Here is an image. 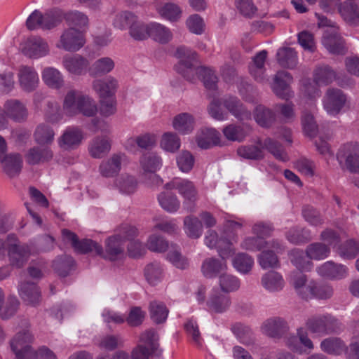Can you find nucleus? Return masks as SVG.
<instances>
[{"mask_svg": "<svg viewBox=\"0 0 359 359\" xmlns=\"http://www.w3.org/2000/svg\"><path fill=\"white\" fill-rule=\"evenodd\" d=\"M62 22V13L58 10H50L43 14L34 10L27 18L25 25L27 29L33 31L39 29L50 30Z\"/></svg>", "mask_w": 359, "mask_h": 359, "instance_id": "obj_8", "label": "nucleus"}, {"mask_svg": "<svg viewBox=\"0 0 359 359\" xmlns=\"http://www.w3.org/2000/svg\"><path fill=\"white\" fill-rule=\"evenodd\" d=\"M306 289L309 290V297L312 296L319 299H330L334 293V290L330 284L314 281L310 282Z\"/></svg>", "mask_w": 359, "mask_h": 359, "instance_id": "obj_41", "label": "nucleus"}, {"mask_svg": "<svg viewBox=\"0 0 359 359\" xmlns=\"http://www.w3.org/2000/svg\"><path fill=\"white\" fill-rule=\"evenodd\" d=\"M64 18L66 23L71 26L70 27H74L76 29L83 30L85 33L86 29L88 26V16L79 11H69L65 13L63 15H62V19Z\"/></svg>", "mask_w": 359, "mask_h": 359, "instance_id": "obj_35", "label": "nucleus"}, {"mask_svg": "<svg viewBox=\"0 0 359 359\" xmlns=\"http://www.w3.org/2000/svg\"><path fill=\"white\" fill-rule=\"evenodd\" d=\"M217 259L209 257L204 259L201 264V272L206 278H215L227 269L226 258Z\"/></svg>", "mask_w": 359, "mask_h": 359, "instance_id": "obj_24", "label": "nucleus"}, {"mask_svg": "<svg viewBox=\"0 0 359 359\" xmlns=\"http://www.w3.org/2000/svg\"><path fill=\"white\" fill-rule=\"evenodd\" d=\"M262 286L269 292L281 290L285 285L282 276L278 272L271 271L263 275L261 279Z\"/></svg>", "mask_w": 359, "mask_h": 359, "instance_id": "obj_37", "label": "nucleus"}, {"mask_svg": "<svg viewBox=\"0 0 359 359\" xmlns=\"http://www.w3.org/2000/svg\"><path fill=\"white\" fill-rule=\"evenodd\" d=\"M64 67L69 73L75 75H81L86 72L89 67V61L80 55L65 56L62 60Z\"/></svg>", "mask_w": 359, "mask_h": 359, "instance_id": "obj_28", "label": "nucleus"}, {"mask_svg": "<svg viewBox=\"0 0 359 359\" xmlns=\"http://www.w3.org/2000/svg\"><path fill=\"white\" fill-rule=\"evenodd\" d=\"M85 43L86 38L83 30L68 27L62 31L55 46L57 48L67 52H76Z\"/></svg>", "mask_w": 359, "mask_h": 359, "instance_id": "obj_9", "label": "nucleus"}, {"mask_svg": "<svg viewBox=\"0 0 359 359\" xmlns=\"http://www.w3.org/2000/svg\"><path fill=\"white\" fill-rule=\"evenodd\" d=\"M338 254L345 259H354L359 254V243L348 240L338 248Z\"/></svg>", "mask_w": 359, "mask_h": 359, "instance_id": "obj_61", "label": "nucleus"}, {"mask_svg": "<svg viewBox=\"0 0 359 359\" xmlns=\"http://www.w3.org/2000/svg\"><path fill=\"white\" fill-rule=\"evenodd\" d=\"M159 13L163 18L171 22H176L181 18L182 10L175 4L167 3L160 8Z\"/></svg>", "mask_w": 359, "mask_h": 359, "instance_id": "obj_64", "label": "nucleus"}, {"mask_svg": "<svg viewBox=\"0 0 359 359\" xmlns=\"http://www.w3.org/2000/svg\"><path fill=\"white\" fill-rule=\"evenodd\" d=\"M258 262L263 269L277 268L279 266V261L277 255L272 250L262 251L258 256Z\"/></svg>", "mask_w": 359, "mask_h": 359, "instance_id": "obj_62", "label": "nucleus"}, {"mask_svg": "<svg viewBox=\"0 0 359 359\" xmlns=\"http://www.w3.org/2000/svg\"><path fill=\"white\" fill-rule=\"evenodd\" d=\"M149 37L160 43L165 44L171 41L172 34L169 28L154 22L149 24Z\"/></svg>", "mask_w": 359, "mask_h": 359, "instance_id": "obj_42", "label": "nucleus"}, {"mask_svg": "<svg viewBox=\"0 0 359 359\" xmlns=\"http://www.w3.org/2000/svg\"><path fill=\"white\" fill-rule=\"evenodd\" d=\"M233 239V237L226 238L225 236L219 238L216 231L209 230L205 236V243L208 248H216L221 257L227 258L233 253L231 240Z\"/></svg>", "mask_w": 359, "mask_h": 359, "instance_id": "obj_12", "label": "nucleus"}, {"mask_svg": "<svg viewBox=\"0 0 359 359\" xmlns=\"http://www.w3.org/2000/svg\"><path fill=\"white\" fill-rule=\"evenodd\" d=\"M74 264V259L69 255H63L57 257L53 262L54 271L62 277L69 275Z\"/></svg>", "mask_w": 359, "mask_h": 359, "instance_id": "obj_48", "label": "nucleus"}, {"mask_svg": "<svg viewBox=\"0 0 359 359\" xmlns=\"http://www.w3.org/2000/svg\"><path fill=\"white\" fill-rule=\"evenodd\" d=\"M21 299L27 304L32 306H38L41 300V291L37 285L31 281L21 283L18 287Z\"/></svg>", "mask_w": 359, "mask_h": 359, "instance_id": "obj_21", "label": "nucleus"}, {"mask_svg": "<svg viewBox=\"0 0 359 359\" xmlns=\"http://www.w3.org/2000/svg\"><path fill=\"white\" fill-rule=\"evenodd\" d=\"M338 12L347 25L353 27L359 25V4L345 2L339 4Z\"/></svg>", "mask_w": 359, "mask_h": 359, "instance_id": "obj_31", "label": "nucleus"}, {"mask_svg": "<svg viewBox=\"0 0 359 359\" xmlns=\"http://www.w3.org/2000/svg\"><path fill=\"white\" fill-rule=\"evenodd\" d=\"M254 264L253 258L246 253H238L233 259V267L239 272L248 273Z\"/></svg>", "mask_w": 359, "mask_h": 359, "instance_id": "obj_57", "label": "nucleus"}, {"mask_svg": "<svg viewBox=\"0 0 359 359\" xmlns=\"http://www.w3.org/2000/svg\"><path fill=\"white\" fill-rule=\"evenodd\" d=\"M53 152L48 145H39L31 148L26 154V161L30 165H37L50 161Z\"/></svg>", "mask_w": 359, "mask_h": 359, "instance_id": "obj_27", "label": "nucleus"}, {"mask_svg": "<svg viewBox=\"0 0 359 359\" xmlns=\"http://www.w3.org/2000/svg\"><path fill=\"white\" fill-rule=\"evenodd\" d=\"M290 260L300 271H310L313 266V263L302 250H293L290 253Z\"/></svg>", "mask_w": 359, "mask_h": 359, "instance_id": "obj_58", "label": "nucleus"}, {"mask_svg": "<svg viewBox=\"0 0 359 359\" xmlns=\"http://www.w3.org/2000/svg\"><path fill=\"white\" fill-rule=\"evenodd\" d=\"M138 21L137 17L130 11H122L118 13L114 20V25L115 27L123 30L127 28L131 29V27L134 25Z\"/></svg>", "mask_w": 359, "mask_h": 359, "instance_id": "obj_55", "label": "nucleus"}, {"mask_svg": "<svg viewBox=\"0 0 359 359\" xmlns=\"http://www.w3.org/2000/svg\"><path fill=\"white\" fill-rule=\"evenodd\" d=\"M5 116L16 123L25 122L28 117V109L25 104L17 99H10L4 104Z\"/></svg>", "mask_w": 359, "mask_h": 359, "instance_id": "obj_17", "label": "nucleus"}, {"mask_svg": "<svg viewBox=\"0 0 359 359\" xmlns=\"http://www.w3.org/2000/svg\"><path fill=\"white\" fill-rule=\"evenodd\" d=\"M173 128L182 134L191 133L194 128V119L188 113H182L176 116L172 121Z\"/></svg>", "mask_w": 359, "mask_h": 359, "instance_id": "obj_45", "label": "nucleus"}, {"mask_svg": "<svg viewBox=\"0 0 359 359\" xmlns=\"http://www.w3.org/2000/svg\"><path fill=\"white\" fill-rule=\"evenodd\" d=\"M316 271L320 276L330 280H341L348 276V268L333 261L325 262Z\"/></svg>", "mask_w": 359, "mask_h": 359, "instance_id": "obj_19", "label": "nucleus"}, {"mask_svg": "<svg viewBox=\"0 0 359 359\" xmlns=\"http://www.w3.org/2000/svg\"><path fill=\"white\" fill-rule=\"evenodd\" d=\"M184 230L189 237L192 238H199L203 231V226L198 218L193 216H187L184 219Z\"/></svg>", "mask_w": 359, "mask_h": 359, "instance_id": "obj_56", "label": "nucleus"}, {"mask_svg": "<svg viewBox=\"0 0 359 359\" xmlns=\"http://www.w3.org/2000/svg\"><path fill=\"white\" fill-rule=\"evenodd\" d=\"M287 240L294 245H300L308 243L312 239L311 232L305 227L294 226L286 233Z\"/></svg>", "mask_w": 359, "mask_h": 359, "instance_id": "obj_38", "label": "nucleus"}, {"mask_svg": "<svg viewBox=\"0 0 359 359\" xmlns=\"http://www.w3.org/2000/svg\"><path fill=\"white\" fill-rule=\"evenodd\" d=\"M337 158L339 162L345 160L347 169L353 173H359V144L348 143L339 150Z\"/></svg>", "mask_w": 359, "mask_h": 359, "instance_id": "obj_11", "label": "nucleus"}, {"mask_svg": "<svg viewBox=\"0 0 359 359\" xmlns=\"http://www.w3.org/2000/svg\"><path fill=\"white\" fill-rule=\"evenodd\" d=\"M346 102V96L341 90L329 88L323 99L324 109L329 114L337 115L344 107Z\"/></svg>", "mask_w": 359, "mask_h": 359, "instance_id": "obj_15", "label": "nucleus"}, {"mask_svg": "<svg viewBox=\"0 0 359 359\" xmlns=\"http://www.w3.org/2000/svg\"><path fill=\"white\" fill-rule=\"evenodd\" d=\"M306 254L310 259L322 260L330 255V248L325 243L315 242L306 247Z\"/></svg>", "mask_w": 359, "mask_h": 359, "instance_id": "obj_46", "label": "nucleus"}, {"mask_svg": "<svg viewBox=\"0 0 359 359\" xmlns=\"http://www.w3.org/2000/svg\"><path fill=\"white\" fill-rule=\"evenodd\" d=\"M74 250L79 254L95 252L97 255L102 254V247L91 239L78 240Z\"/></svg>", "mask_w": 359, "mask_h": 359, "instance_id": "obj_60", "label": "nucleus"}, {"mask_svg": "<svg viewBox=\"0 0 359 359\" xmlns=\"http://www.w3.org/2000/svg\"><path fill=\"white\" fill-rule=\"evenodd\" d=\"M158 335L157 332L149 329L142 332L140 337V342L131 352V358L128 353L123 351H116L111 359H149L153 354L157 353L158 348Z\"/></svg>", "mask_w": 359, "mask_h": 359, "instance_id": "obj_1", "label": "nucleus"}, {"mask_svg": "<svg viewBox=\"0 0 359 359\" xmlns=\"http://www.w3.org/2000/svg\"><path fill=\"white\" fill-rule=\"evenodd\" d=\"M263 333L273 338L281 337L288 330L287 323L280 317L266 320L261 327Z\"/></svg>", "mask_w": 359, "mask_h": 359, "instance_id": "obj_22", "label": "nucleus"}, {"mask_svg": "<svg viewBox=\"0 0 359 359\" xmlns=\"http://www.w3.org/2000/svg\"><path fill=\"white\" fill-rule=\"evenodd\" d=\"M158 200L162 208L168 212H175L180 207V201L172 193L162 192L158 195Z\"/></svg>", "mask_w": 359, "mask_h": 359, "instance_id": "obj_54", "label": "nucleus"}, {"mask_svg": "<svg viewBox=\"0 0 359 359\" xmlns=\"http://www.w3.org/2000/svg\"><path fill=\"white\" fill-rule=\"evenodd\" d=\"M231 302L230 297L219 289H213L206 302L208 311L215 313H223L228 311Z\"/></svg>", "mask_w": 359, "mask_h": 359, "instance_id": "obj_16", "label": "nucleus"}, {"mask_svg": "<svg viewBox=\"0 0 359 359\" xmlns=\"http://www.w3.org/2000/svg\"><path fill=\"white\" fill-rule=\"evenodd\" d=\"M22 330L18 331L10 341L12 351L16 359H34L35 351L29 345L33 340V336L28 330L29 322L27 319L21 321Z\"/></svg>", "mask_w": 359, "mask_h": 359, "instance_id": "obj_5", "label": "nucleus"}, {"mask_svg": "<svg viewBox=\"0 0 359 359\" xmlns=\"http://www.w3.org/2000/svg\"><path fill=\"white\" fill-rule=\"evenodd\" d=\"M224 107L238 120L245 121L251 118V112L248 110L241 100L235 96L222 98Z\"/></svg>", "mask_w": 359, "mask_h": 359, "instance_id": "obj_23", "label": "nucleus"}, {"mask_svg": "<svg viewBox=\"0 0 359 359\" xmlns=\"http://www.w3.org/2000/svg\"><path fill=\"white\" fill-rule=\"evenodd\" d=\"M127 159L123 153L114 154L108 160L101 163L99 170L102 176L104 177H113L118 174L121 168V164Z\"/></svg>", "mask_w": 359, "mask_h": 359, "instance_id": "obj_20", "label": "nucleus"}, {"mask_svg": "<svg viewBox=\"0 0 359 359\" xmlns=\"http://www.w3.org/2000/svg\"><path fill=\"white\" fill-rule=\"evenodd\" d=\"M220 134L214 128L201 129L196 136L198 146L204 149L210 148L219 143Z\"/></svg>", "mask_w": 359, "mask_h": 359, "instance_id": "obj_30", "label": "nucleus"}, {"mask_svg": "<svg viewBox=\"0 0 359 359\" xmlns=\"http://www.w3.org/2000/svg\"><path fill=\"white\" fill-rule=\"evenodd\" d=\"M168 190L175 189L184 198L183 208L188 212H193L198 200V190L194 183L189 180L175 177L165 184Z\"/></svg>", "mask_w": 359, "mask_h": 359, "instance_id": "obj_7", "label": "nucleus"}, {"mask_svg": "<svg viewBox=\"0 0 359 359\" xmlns=\"http://www.w3.org/2000/svg\"><path fill=\"white\" fill-rule=\"evenodd\" d=\"M278 63L283 67L293 69L297 65V52L292 48H279L276 53Z\"/></svg>", "mask_w": 359, "mask_h": 359, "instance_id": "obj_39", "label": "nucleus"}, {"mask_svg": "<svg viewBox=\"0 0 359 359\" xmlns=\"http://www.w3.org/2000/svg\"><path fill=\"white\" fill-rule=\"evenodd\" d=\"M150 316L152 320L160 324L164 323L168 315V309L163 303L151 302L149 305Z\"/></svg>", "mask_w": 359, "mask_h": 359, "instance_id": "obj_59", "label": "nucleus"}, {"mask_svg": "<svg viewBox=\"0 0 359 359\" xmlns=\"http://www.w3.org/2000/svg\"><path fill=\"white\" fill-rule=\"evenodd\" d=\"M63 109L65 114L70 116L81 113L83 116L92 117L97 112L94 100L75 90H71L67 93L63 102Z\"/></svg>", "mask_w": 359, "mask_h": 359, "instance_id": "obj_3", "label": "nucleus"}, {"mask_svg": "<svg viewBox=\"0 0 359 359\" xmlns=\"http://www.w3.org/2000/svg\"><path fill=\"white\" fill-rule=\"evenodd\" d=\"M55 133L53 128L44 123L39 124L34 133L35 142L39 145L51 144L54 140Z\"/></svg>", "mask_w": 359, "mask_h": 359, "instance_id": "obj_47", "label": "nucleus"}, {"mask_svg": "<svg viewBox=\"0 0 359 359\" xmlns=\"http://www.w3.org/2000/svg\"><path fill=\"white\" fill-rule=\"evenodd\" d=\"M22 51L30 58H39L47 55L50 50L44 39L39 36H31L25 41Z\"/></svg>", "mask_w": 359, "mask_h": 359, "instance_id": "obj_14", "label": "nucleus"}, {"mask_svg": "<svg viewBox=\"0 0 359 359\" xmlns=\"http://www.w3.org/2000/svg\"><path fill=\"white\" fill-rule=\"evenodd\" d=\"M83 132L76 127L68 128L58 140L59 146L65 150L77 147L83 140Z\"/></svg>", "mask_w": 359, "mask_h": 359, "instance_id": "obj_26", "label": "nucleus"}, {"mask_svg": "<svg viewBox=\"0 0 359 359\" xmlns=\"http://www.w3.org/2000/svg\"><path fill=\"white\" fill-rule=\"evenodd\" d=\"M4 172L10 177L19 175L22 167V160L18 154L6 155L0 160Z\"/></svg>", "mask_w": 359, "mask_h": 359, "instance_id": "obj_32", "label": "nucleus"}, {"mask_svg": "<svg viewBox=\"0 0 359 359\" xmlns=\"http://www.w3.org/2000/svg\"><path fill=\"white\" fill-rule=\"evenodd\" d=\"M250 128L248 125L229 124L223 130L224 137L230 141L242 142L248 135Z\"/></svg>", "mask_w": 359, "mask_h": 359, "instance_id": "obj_36", "label": "nucleus"}, {"mask_svg": "<svg viewBox=\"0 0 359 359\" xmlns=\"http://www.w3.org/2000/svg\"><path fill=\"white\" fill-rule=\"evenodd\" d=\"M344 41L343 38L336 31H325L323 37V44L325 48L332 54H344Z\"/></svg>", "mask_w": 359, "mask_h": 359, "instance_id": "obj_29", "label": "nucleus"}, {"mask_svg": "<svg viewBox=\"0 0 359 359\" xmlns=\"http://www.w3.org/2000/svg\"><path fill=\"white\" fill-rule=\"evenodd\" d=\"M114 60L109 57H104L97 60L90 67L89 74L92 76H98L111 72L114 68Z\"/></svg>", "mask_w": 359, "mask_h": 359, "instance_id": "obj_43", "label": "nucleus"}, {"mask_svg": "<svg viewBox=\"0 0 359 359\" xmlns=\"http://www.w3.org/2000/svg\"><path fill=\"white\" fill-rule=\"evenodd\" d=\"M41 74L43 81L48 86L55 89L63 86L62 75L57 69L51 67H46Z\"/></svg>", "mask_w": 359, "mask_h": 359, "instance_id": "obj_44", "label": "nucleus"}, {"mask_svg": "<svg viewBox=\"0 0 359 359\" xmlns=\"http://www.w3.org/2000/svg\"><path fill=\"white\" fill-rule=\"evenodd\" d=\"M335 78V72L328 65L319 66L314 71L313 81L318 86L328 85Z\"/></svg>", "mask_w": 359, "mask_h": 359, "instance_id": "obj_49", "label": "nucleus"}, {"mask_svg": "<svg viewBox=\"0 0 359 359\" xmlns=\"http://www.w3.org/2000/svg\"><path fill=\"white\" fill-rule=\"evenodd\" d=\"M255 118L259 126L267 128L274 122L276 116L271 109L259 105L255 110Z\"/></svg>", "mask_w": 359, "mask_h": 359, "instance_id": "obj_53", "label": "nucleus"}, {"mask_svg": "<svg viewBox=\"0 0 359 359\" xmlns=\"http://www.w3.org/2000/svg\"><path fill=\"white\" fill-rule=\"evenodd\" d=\"M167 259L176 268L184 270L189 266L188 259L183 256L179 247L171 245L166 255Z\"/></svg>", "mask_w": 359, "mask_h": 359, "instance_id": "obj_51", "label": "nucleus"}, {"mask_svg": "<svg viewBox=\"0 0 359 359\" xmlns=\"http://www.w3.org/2000/svg\"><path fill=\"white\" fill-rule=\"evenodd\" d=\"M34 245L20 242L15 238L7 254L10 266L21 269L27 263L30 256L34 254Z\"/></svg>", "mask_w": 359, "mask_h": 359, "instance_id": "obj_10", "label": "nucleus"}, {"mask_svg": "<svg viewBox=\"0 0 359 359\" xmlns=\"http://www.w3.org/2000/svg\"><path fill=\"white\" fill-rule=\"evenodd\" d=\"M257 144L262 146V149H266L269 151L276 159L283 162L288 161L289 158L287 153L285 151L282 144L278 141L267 137L263 142L259 140Z\"/></svg>", "mask_w": 359, "mask_h": 359, "instance_id": "obj_40", "label": "nucleus"}, {"mask_svg": "<svg viewBox=\"0 0 359 359\" xmlns=\"http://www.w3.org/2000/svg\"><path fill=\"white\" fill-rule=\"evenodd\" d=\"M93 90L100 97H109L115 95L118 84V81L112 76H107L93 81Z\"/></svg>", "mask_w": 359, "mask_h": 359, "instance_id": "obj_25", "label": "nucleus"}, {"mask_svg": "<svg viewBox=\"0 0 359 359\" xmlns=\"http://www.w3.org/2000/svg\"><path fill=\"white\" fill-rule=\"evenodd\" d=\"M175 56L180 59L175 67V70L187 81L195 83L200 78L201 69L203 67L199 65L196 52L185 46H180L176 50Z\"/></svg>", "mask_w": 359, "mask_h": 359, "instance_id": "obj_4", "label": "nucleus"}, {"mask_svg": "<svg viewBox=\"0 0 359 359\" xmlns=\"http://www.w3.org/2000/svg\"><path fill=\"white\" fill-rule=\"evenodd\" d=\"M140 165L144 173H154L160 170L163 165V161L160 156L154 152H146L140 158Z\"/></svg>", "mask_w": 359, "mask_h": 359, "instance_id": "obj_34", "label": "nucleus"}, {"mask_svg": "<svg viewBox=\"0 0 359 359\" xmlns=\"http://www.w3.org/2000/svg\"><path fill=\"white\" fill-rule=\"evenodd\" d=\"M237 154L240 157L248 160L259 161L264 157L262 148L255 144L240 146L237 149Z\"/></svg>", "mask_w": 359, "mask_h": 359, "instance_id": "obj_52", "label": "nucleus"}, {"mask_svg": "<svg viewBox=\"0 0 359 359\" xmlns=\"http://www.w3.org/2000/svg\"><path fill=\"white\" fill-rule=\"evenodd\" d=\"M306 327L311 333L318 336L338 334L344 330V325L331 314L318 315L309 318Z\"/></svg>", "mask_w": 359, "mask_h": 359, "instance_id": "obj_6", "label": "nucleus"}, {"mask_svg": "<svg viewBox=\"0 0 359 359\" xmlns=\"http://www.w3.org/2000/svg\"><path fill=\"white\" fill-rule=\"evenodd\" d=\"M292 80V76L289 72L285 71L278 72L274 76L272 85L273 93L281 99L289 100L292 97L290 88Z\"/></svg>", "mask_w": 359, "mask_h": 359, "instance_id": "obj_18", "label": "nucleus"}, {"mask_svg": "<svg viewBox=\"0 0 359 359\" xmlns=\"http://www.w3.org/2000/svg\"><path fill=\"white\" fill-rule=\"evenodd\" d=\"M137 235V229L135 226L122 224L115 235L107 238L105 250H102V254H99V256L110 261L120 259L124 253V242L133 239Z\"/></svg>", "mask_w": 359, "mask_h": 359, "instance_id": "obj_2", "label": "nucleus"}, {"mask_svg": "<svg viewBox=\"0 0 359 359\" xmlns=\"http://www.w3.org/2000/svg\"><path fill=\"white\" fill-rule=\"evenodd\" d=\"M320 348L328 354L340 355L346 351V346L341 339L329 337L321 341Z\"/></svg>", "mask_w": 359, "mask_h": 359, "instance_id": "obj_50", "label": "nucleus"}, {"mask_svg": "<svg viewBox=\"0 0 359 359\" xmlns=\"http://www.w3.org/2000/svg\"><path fill=\"white\" fill-rule=\"evenodd\" d=\"M219 283L221 290L224 292H231L238 290L240 287L239 279L229 273H222L219 276Z\"/></svg>", "mask_w": 359, "mask_h": 359, "instance_id": "obj_63", "label": "nucleus"}, {"mask_svg": "<svg viewBox=\"0 0 359 359\" xmlns=\"http://www.w3.org/2000/svg\"><path fill=\"white\" fill-rule=\"evenodd\" d=\"M17 76L19 86L23 91L31 93L38 88L39 77L33 67L28 65L20 66Z\"/></svg>", "mask_w": 359, "mask_h": 359, "instance_id": "obj_13", "label": "nucleus"}, {"mask_svg": "<svg viewBox=\"0 0 359 359\" xmlns=\"http://www.w3.org/2000/svg\"><path fill=\"white\" fill-rule=\"evenodd\" d=\"M111 149V143L107 137H94L88 146L90 155L94 158H101L106 156Z\"/></svg>", "mask_w": 359, "mask_h": 359, "instance_id": "obj_33", "label": "nucleus"}]
</instances>
